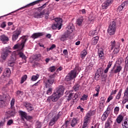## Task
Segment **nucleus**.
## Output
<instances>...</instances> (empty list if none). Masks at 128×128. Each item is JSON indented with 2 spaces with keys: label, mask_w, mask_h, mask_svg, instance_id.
I'll use <instances>...</instances> for the list:
<instances>
[{
  "label": "nucleus",
  "mask_w": 128,
  "mask_h": 128,
  "mask_svg": "<svg viewBox=\"0 0 128 128\" xmlns=\"http://www.w3.org/2000/svg\"><path fill=\"white\" fill-rule=\"evenodd\" d=\"M88 122H86V121H84V123L82 128H86V126H88Z\"/></svg>",
  "instance_id": "bf43d9fd"
},
{
  "label": "nucleus",
  "mask_w": 128,
  "mask_h": 128,
  "mask_svg": "<svg viewBox=\"0 0 128 128\" xmlns=\"http://www.w3.org/2000/svg\"><path fill=\"white\" fill-rule=\"evenodd\" d=\"M27 40L28 39L26 36L22 37V40L20 43H17L16 44L14 45L13 50H17V51H14L12 53V56L10 59L12 62H8V66H14V60H16V56H19L20 58H21L23 60H26V56L24 53H22V50H24V44L26 42Z\"/></svg>",
  "instance_id": "f257e3e1"
},
{
  "label": "nucleus",
  "mask_w": 128,
  "mask_h": 128,
  "mask_svg": "<svg viewBox=\"0 0 128 128\" xmlns=\"http://www.w3.org/2000/svg\"><path fill=\"white\" fill-rule=\"evenodd\" d=\"M112 124V118H109L106 122L105 126H106V127L110 128Z\"/></svg>",
  "instance_id": "c85d7f7f"
},
{
  "label": "nucleus",
  "mask_w": 128,
  "mask_h": 128,
  "mask_svg": "<svg viewBox=\"0 0 128 128\" xmlns=\"http://www.w3.org/2000/svg\"><path fill=\"white\" fill-rule=\"evenodd\" d=\"M94 20V18H92V16H89V20H90L91 22H93Z\"/></svg>",
  "instance_id": "69168bd1"
},
{
  "label": "nucleus",
  "mask_w": 128,
  "mask_h": 128,
  "mask_svg": "<svg viewBox=\"0 0 128 128\" xmlns=\"http://www.w3.org/2000/svg\"><path fill=\"white\" fill-rule=\"evenodd\" d=\"M90 35L92 36H97L98 35V32H96V30L90 31Z\"/></svg>",
  "instance_id": "58836bf2"
},
{
  "label": "nucleus",
  "mask_w": 128,
  "mask_h": 128,
  "mask_svg": "<svg viewBox=\"0 0 128 128\" xmlns=\"http://www.w3.org/2000/svg\"><path fill=\"white\" fill-rule=\"evenodd\" d=\"M10 76V70L8 68H6L4 70V72L3 73V76H2V78H4L6 76L9 78Z\"/></svg>",
  "instance_id": "dca6fc26"
},
{
  "label": "nucleus",
  "mask_w": 128,
  "mask_h": 128,
  "mask_svg": "<svg viewBox=\"0 0 128 128\" xmlns=\"http://www.w3.org/2000/svg\"><path fill=\"white\" fill-rule=\"evenodd\" d=\"M32 116H26V118H25V120H32Z\"/></svg>",
  "instance_id": "13d9d810"
},
{
  "label": "nucleus",
  "mask_w": 128,
  "mask_h": 128,
  "mask_svg": "<svg viewBox=\"0 0 128 128\" xmlns=\"http://www.w3.org/2000/svg\"><path fill=\"white\" fill-rule=\"evenodd\" d=\"M63 54H64V56H68V50H64L63 51Z\"/></svg>",
  "instance_id": "e2e57ef3"
},
{
  "label": "nucleus",
  "mask_w": 128,
  "mask_h": 128,
  "mask_svg": "<svg viewBox=\"0 0 128 128\" xmlns=\"http://www.w3.org/2000/svg\"><path fill=\"white\" fill-rule=\"evenodd\" d=\"M114 51L113 54H118L120 52V48H114Z\"/></svg>",
  "instance_id": "de8ad7c7"
},
{
  "label": "nucleus",
  "mask_w": 128,
  "mask_h": 128,
  "mask_svg": "<svg viewBox=\"0 0 128 128\" xmlns=\"http://www.w3.org/2000/svg\"><path fill=\"white\" fill-rule=\"evenodd\" d=\"M4 104V97L0 96V108Z\"/></svg>",
  "instance_id": "f704fd0d"
},
{
  "label": "nucleus",
  "mask_w": 128,
  "mask_h": 128,
  "mask_svg": "<svg viewBox=\"0 0 128 128\" xmlns=\"http://www.w3.org/2000/svg\"><path fill=\"white\" fill-rule=\"evenodd\" d=\"M116 90H112L111 94H110V96H113V94H116Z\"/></svg>",
  "instance_id": "0e129e2a"
},
{
  "label": "nucleus",
  "mask_w": 128,
  "mask_h": 128,
  "mask_svg": "<svg viewBox=\"0 0 128 128\" xmlns=\"http://www.w3.org/2000/svg\"><path fill=\"white\" fill-rule=\"evenodd\" d=\"M118 112H120V107L116 106L114 109V113L115 114H118Z\"/></svg>",
  "instance_id": "09e8293b"
},
{
  "label": "nucleus",
  "mask_w": 128,
  "mask_h": 128,
  "mask_svg": "<svg viewBox=\"0 0 128 128\" xmlns=\"http://www.w3.org/2000/svg\"><path fill=\"white\" fill-rule=\"evenodd\" d=\"M77 110H80V112H84V108H82V106H79L77 107Z\"/></svg>",
  "instance_id": "4d7b16f0"
},
{
  "label": "nucleus",
  "mask_w": 128,
  "mask_h": 128,
  "mask_svg": "<svg viewBox=\"0 0 128 128\" xmlns=\"http://www.w3.org/2000/svg\"><path fill=\"white\" fill-rule=\"evenodd\" d=\"M88 98V96L87 95H83L82 98H81V100H86Z\"/></svg>",
  "instance_id": "5fc2aeb1"
},
{
  "label": "nucleus",
  "mask_w": 128,
  "mask_h": 128,
  "mask_svg": "<svg viewBox=\"0 0 128 128\" xmlns=\"http://www.w3.org/2000/svg\"><path fill=\"white\" fill-rule=\"evenodd\" d=\"M20 116L22 120H24V119H26V116H28V114L22 110L20 111Z\"/></svg>",
  "instance_id": "bb28decb"
},
{
  "label": "nucleus",
  "mask_w": 128,
  "mask_h": 128,
  "mask_svg": "<svg viewBox=\"0 0 128 128\" xmlns=\"http://www.w3.org/2000/svg\"><path fill=\"white\" fill-rule=\"evenodd\" d=\"M26 78H28V76L26 75H24L21 78L20 84H24L26 80Z\"/></svg>",
  "instance_id": "a19ab883"
},
{
  "label": "nucleus",
  "mask_w": 128,
  "mask_h": 128,
  "mask_svg": "<svg viewBox=\"0 0 128 128\" xmlns=\"http://www.w3.org/2000/svg\"><path fill=\"white\" fill-rule=\"evenodd\" d=\"M92 66H92L90 65V64H89L87 68L88 70H92Z\"/></svg>",
  "instance_id": "338daca9"
},
{
  "label": "nucleus",
  "mask_w": 128,
  "mask_h": 128,
  "mask_svg": "<svg viewBox=\"0 0 128 128\" xmlns=\"http://www.w3.org/2000/svg\"><path fill=\"white\" fill-rule=\"evenodd\" d=\"M82 18H78L76 21L77 24H78V26H82Z\"/></svg>",
  "instance_id": "4c0bfd02"
},
{
  "label": "nucleus",
  "mask_w": 128,
  "mask_h": 128,
  "mask_svg": "<svg viewBox=\"0 0 128 128\" xmlns=\"http://www.w3.org/2000/svg\"><path fill=\"white\" fill-rule=\"evenodd\" d=\"M54 20L56 23L52 25V30H56V28H58V30H60V28H62V20L60 18H56Z\"/></svg>",
  "instance_id": "0eeeda50"
},
{
  "label": "nucleus",
  "mask_w": 128,
  "mask_h": 128,
  "mask_svg": "<svg viewBox=\"0 0 128 128\" xmlns=\"http://www.w3.org/2000/svg\"><path fill=\"white\" fill-rule=\"evenodd\" d=\"M16 100L14 98H12V100L10 102V108L9 110L6 112V114L8 116H14L16 114V110H14V102Z\"/></svg>",
  "instance_id": "20e7f679"
},
{
  "label": "nucleus",
  "mask_w": 128,
  "mask_h": 128,
  "mask_svg": "<svg viewBox=\"0 0 128 128\" xmlns=\"http://www.w3.org/2000/svg\"><path fill=\"white\" fill-rule=\"evenodd\" d=\"M38 78H40V75H38V74H36L35 76H32L31 78V80H32V82H36V80H38Z\"/></svg>",
  "instance_id": "473e14b6"
},
{
  "label": "nucleus",
  "mask_w": 128,
  "mask_h": 128,
  "mask_svg": "<svg viewBox=\"0 0 128 128\" xmlns=\"http://www.w3.org/2000/svg\"><path fill=\"white\" fill-rule=\"evenodd\" d=\"M128 4V2H124L120 6H118V10L120 12L122 10H124V8Z\"/></svg>",
  "instance_id": "7c9ffc66"
},
{
  "label": "nucleus",
  "mask_w": 128,
  "mask_h": 128,
  "mask_svg": "<svg viewBox=\"0 0 128 128\" xmlns=\"http://www.w3.org/2000/svg\"><path fill=\"white\" fill-rule=\"evenodd\" d=\"M100 86H98L96 88V90L97 92H100Z\"/></svg>",
  "instance_id": "680f3d73"
},
{
  "label": "nucleus",
  "mask_w": 128,
  "mask_h": 128,
  "mask_svg": "<svg viewBox=\"0 0 128 128\" xmlns=\"http://www.w3.org/2000/svg\"><path fill=\"white\" fill-rule=\"evenodd\" d=\"M90 116H92V112H88L84 117V122H88L90 120Z\"/></svg>",
  "instance_id": "393cba45"
},
{
  "label": "nucleus",
  "mask_w": 128,
  "mask_h": 128,
  "mask_svg": "<svg viewBox=\"0 0 128 128\" xmlns=\"http://www.w3.org/2000/svg\"><path fill=\"white\" fill-rule=\"evenodd\" d=\"M88 54V52H86V50H84L82 52H81V58H86V56Z\"/></svg>",
  "instance_id": "e433bc0d"
},
{
  "label": "nucleus",
  "mask_w": 128,
  "mask_h": 128,
  "mask_svg": "<svg viewBox=\"0 0 128 128\" xmlns=\"http://www.w3.org/2000/svg\"><path fill=\"white\" fill-rule=\"evenodd\" d=\"M76 94H74V93H70L68 94V96L67 98V100H72V97L74 96V98H76Z\"/></svg>",
  "instance_id": "72a5a7b5"
},
{
  "label": "nucleus",
  "mask_w": 128,
  "mask_h": 128,
  "mask_svg": "<svg viewBox=\"0 0 128 128\" xmlns=\"http://www.w3.org/2000/svg\"><path fill=\"white\" fill-rule=\"evenodd\" d=\"M0 41L3 42V44H6V42H8V37L4 34H2L0 36Z\"/></svg>",
  "instance_id": "a211bd4d"
},
{
  "label": "nucleus",
  "mask_w": 128,
  "mask_h": 128,
  "mask_svg": "<svg viewBox=\"0 0 128 128\" xmlns=\"http://www.w3.org/2000/svg\"><path fill=\"white\" fill-rule=\"evenodd\" d=\"M16 96L18 98L21 97L24 94V92L22 91L18 90L16 92Z\"/></svg>",
  "instance_id": "ea45409f"
},
{
  "label": "nucleus",
  "mask_w": 128,
  "mask_h": 128,
  "mask_svg": "<svg viewBox=\"0 0 128 128\" xmlns=\"http://www.w3.org/2000/svg\"><path fill=\"white\" fill-rule=\"evenodd\" d=\"M122 68L118 63L116 62L112 68L110 74H120Z\"/></svg>",
  "instance_id": "6e6552de"
},
{
  "label": "nucleus",
  "mask_w": 128,
  "mask_h": 128,
  "mask_svg": "<svg viewBox=\"0 0 128 128\" xmlns=\"http://www.w3.org/2000/svg\"><path fill=\"white\" fill-rule=\"evenodd\" d=\"M54 78H56V74L50 75L48 79L44 80V82L46 88H50L52 86L54 82Z\"/></svg>",
  "instance_id": "423d86ee"
},
{
  "label": "nucleus",
  "mask_w": 128,
  "mask_h": 128,
  "mask_svg": "<svg viewBox=\"0 0 128 128\" xmlns=\"http://www.w3.org/2000/svg\"><path fill=\"white\" fill-rule=\"evenodd\" d=\"M73 88H74V90H75V92H78V90L80 88V85H78V84L75 85L73 87Z\"/></svg>",
  "instance_id": "8fccbe9b"
},
{
  "label": "nucleus",
  "mask_w": 128,
  "mask_h": 128,
  "mask_svg": "<svg viewBox=\"0 0 128 128\" xmlns=\"http://www.w3.org/2000/svg\"><path fill=\"white\" fill-rule=\"evenodd\" d=\"M40 2V0L34 1L32 3H30L28 4H27L26 6L22 8H30V6H34V4H38Z\"/></svg>",
  "instance_id": "c756f323"
},
{
  "label": "nucleus",
  "mask_w": 128,
  "mask_h": 128,
  "mask_svg": "<svg viewBox=\"0 0 128 128\" xmlns=\"http://www.w3.org/2000/svg\"><path fill=\"white\" fill-rule=\"evenodd\" d=\"M110 108L108 107L102 116V120H106L108 116V114H110Z\"/></svg>",
  "instance_id": "ddd939ff"
},
{
  "label": "nucleus",
  "mask_w": 128,
  "mask_h": 128,
  "mask_svg": "<svg viewBox=\"0 0 128 128\" xmlns=\"http://www.w3.org/2000/svg\"><path fill=\"white\" fill-rule=\"evenodd\" d=\"M52 88H49L46 91V94H52Z\"/></svg>",
  "instance_id": "3c124183"
},
{
  "label": "nucleus",
  "mask_w": 128,
  "mask_h": 128,
  "mask_svg": "<svg viewBox=\"0 0 128 128\" xmlns=\"http://www.w3.org/2000/svg\"><path fill=\"white\" fill-rule=\"evenodd\" d=\"M128 102V87L126 88L124 92V96L122 98V104H124Z\"/></svg>",
  "instance_id": "9d476101"
},
{
  "label": "nucleus",
  "mask_w": 128,
  "mask_h": 128,
  "mask_svg": "<svg viewBox=\"0 0 128 128\" xmlns=\"http://www.w3.org/2000/svg\"><path fill=\"white\" fill-rule=\"evenodd\" d=\"M42 36V32L34 33L31 36V38L34 40L38 38H40V36Z\"/></svg>",
  "instance_id": "a878e982"
},
{
  "label": "nucleus",
  "mask_w": 128,
  "mask_h": 128,
  "mask_svg": "<svg viewBox=\"0 0 128 128\" xmlns=\"http://www.w3.org/2000/svg\"><path fill=\"white\" fill-rule=\"evenodd\" d=\"M14 124V120H8V122H7V125L11 126V124Z\"/></svg>",
  "instance_id": "6e6d98bb"
},
{
  "label": "nucleus",
  "mask_w": 128,
  "mask_h": 128,
  "mask_svg": "<svg viewBox=\"0 0 128 128\" xmlns=\"http://www.w3.org/2000/svg\"><path fill=\"white\" fill-rule=\"evenodd\" d=\"M125 70H128V58L126 57L125 60V67H124Z\"/></svg>",
  "instance_id": "79ce46f5"
},
{
  "label": "nucleus",
  "mask_w": 128,
  "mask_h": 128,
  "mask_svg": "<svg viewBox=\"0 0 128 128\" xmlns=\"http://www.w3.org/2000/svg\"><path fill=\"white\" fill-rule=\"evenodd\" d=\"M79 120L78 118H74L71 121V126H74L78 122H79Z\"/></svg>",
  "instance_id": "cd10ccee"
},
{
  "label": "nucleus",
  "mask_w": 128,
  "mask_h": 128,
  "mask_svg": "<svg viewBox=\"0 0 128 128\" xmlns=\"http://www.w3.org/2000/svg\"><path fill=\"white\" fill-rule=\"evenodd\" d=\"M74 26H72V24H70L68 26L67 32H69V34H72L74 32Z\"/></svg>",
  "instance_id": "b1692460"
},
{
  "label": "nucleus",
  "mask_w": 128,
  "mask_h": 128,
  "mask_svg": "<svg viewBox=\"0 0 128 128\" xmlns=\"http://www.w3.org/2000/svg\"><path fill=\"white\" fill-rule=\"evenodd\" d=\"M122 90H120L117 94V95L116 96V100H120V96H122Z\"/></svg>",
  "instance_id": "c9c22d12"
},
{
  "label": "nucleus",
  "mask_w": 128,
  "mask_h": 128,
  "mask_svg": "<svg viewBox=\"0 0 128 128\" xmlns=\"http://www.w3.org/2000/svg\"><path fill=\"white\" fill-rule=\"evenodd\" d=\"M64 88L63 86H59L52 95V100L54 102H58V100L64 94Z\"/></svg>",
  "instance_id": "f03ea898"
},
{
  "label": "nucleus",
  "mask_w": 128,
  "mask_h": 128,
  "mask_svg": "<svg viewBox=\"0 0 128 128\" xmlns=\"http://www.w3.org/2000/svg\"><path fill=\"white\" fill-rule=\"evenodd\" d=\"M102 74V68H100L98 70L96 74V76H100Z\"/></svg>",
  "instance_id": "37998d69"
},
{
  "label": "nucleus",
  "mask_w": 128,
  "mask_h": 128,
  "mask_svg": "<svg viewBox=\"0 0 128 128\" xmlns=\"http://www.w3.org/2000/svg\"><path fill=\"white\" fill-rule=\"evenodd\" d=\"M124 120V116L122 114H120L116 119V122L118 124H122V122Z\"/></svg>",
  "instance_id": "4be33fe9"
},
{
  "label": "nucleus",
  "mask_w": 128,
  "mask_h": 128,
  "mask_svg": "<svg viewBox=\"0 0 128 128\" xmlns=\"http://www.w3.org/2000/svg\"><path fill=\"white\" fill-rule=\"evenodd\" d=\"M68 35H63L60 38V40L64 42V40H68Z\"/></svg>",
  "instance_id": "49530a36"
},
{
  "label": "nucleus",
  "mask_w": 128,
  "mask_h": 128,
  "mask_svg": "<svg viewBox=\"0 0 128 128\" xmlns=\"http://www.w3.org/2000/svg\"><path fill=\"white\" fill-rule=\"evenodd\" d=\"M20 34V31L17 30L14 32L13 35L12 36V40L16 41L18 38V36Z\"/></svg>",
  "instance_id": "f3484780"
},
{
  "label": "nucleus",
  "mask_w": 128,
  "mask_h": 128,
  "mask_svg": "<svg viewBox=\"0 0 128 128\" xmlns=\"http://www.w3.org/2000/svg\"><path fill=\"white\" fill-rule=\"evenodd\" d=\"M110 4H112V1L110 0H106L102 4V10H106V8H108V6Z\"/></svg>",
  "instance_id": "6ab92c4d"
},
{
  "label": "nucleus",
  "mask_w": 128,
  "mask_h": 128,
  "mask_svg": "<svg viewBox=\"0 0 128 128\" xmlns=\"http://www.w3.org/2000/svg\"><path fill=\"white\" fill-rule=\"evenodd\" d=\"M110 108L108 107L102 116V120H106L108 116V114H110Z\"/></svg>",
  "instance_id": "f8f14e48"
},
{
  "label": "nucleus",
  "mask_w": 128,
  "mask_h": 128,
  "mask_svg": "<svg viewBox=\"0 0 128 128\" xmlns=\"http://www.w3.org/2000/svg\"><path fill=\"white\" fill-rule=\"evenodd\" d=\"M111 44L110 46H111V50H112L114 48H116L120 47V44L118 42H116L115 40L112 41L110 42Z\"/></svg>",
  "instance_id": "2eb2a0df"
},
{
  "label": "nucleus",
  "mask_w": 128,
  "mask_h": 128,
  "mask_svg": "<svg viewBox=\"0 0 128 128\" xmlns=\"http://www.w3.org/2000/svg\"><path fill=\"white\" fill-rule=\"evenodd\" d=\"M98 55L100 60H102L104 56V50H102V48H100L98 49Z\"/></svg>",
  "instance_id": "412c9836"
},
{
  "label": "nucleus",
  "mask_w": 128,
  "mask_h": 128,
  "mask_svg": "<svg viewBox=\"0 0 128 128\" xmlns=\"http://www.w3.org/2000/svg\"><path fill=\"white\" fill-rule=\"evenodd\" d=\"M122 128H128V120H125L122 124Z\"/></svg>",
  "instance_id": "2f4dec72"
},
{
  "label": "nucleus",
  "mask_w": 128,
  "mask_h": 128,
  "mask_svg": "<svg viewBox=\"0 0 128 128\" xmlns=\"http://www.w3.org/2000/svg\"><path fill=\"white\" fill-rule=\"evenodd\" d=\"M99 38L98 36H95L92 38V44L93 46H96V44H98V42Z\"/></svg>",
  "instance_id": "5701e85b"
},
{
  "label": "nucleus",
  "mask_w": 128,
  "mask_h": 128,
  "mask_svg": "<svg viewBox=\"0 0 128 128\" xmlns=\"http://www.w3.org/2000/svg\"><path fill=\"white\" fill-rule=\"evenodd\" d=\"M24 106L26 108L28 112H32V110H34V106H32V104L30 103H28V102H24Z\"/></svg>",
  "instance_id": "9b49d317"
},
{
  "label": "nucleus",
  "mask_w": 128,
  "mask_h": 128,
  "mask_svg": "<svg viewBox=\"0 0 128 128\" xmlns=\"http://www.w3.org/2000/svg\"><path fill=\"white\" fill-rule=\"evenodd\" d=\"M56 68L54 66H52L49 68V72H54L56 71Z\"/></svg>",
  "instance_id": "c03bdc74"
},
{
  "label": "nucleus",
  "mask_w": 128,
  "mask_h": 128,
  "mask_svg": "<svg viewBox=\"0 0 128 128\" xmlns=\"http://www.w3.org/2000/svg\"><path fill=\"white\" fill-rule=\"evenodd\" d=\"M113 98H114V96L110 95L108 98L107 102H110V100H112Z\"/></svg>",
  "instance_id": "864d4df0"
},
{
  "label": "nucleus",
  "mask_w": 128,
  "mask_h": 128,
  "mask_svg": "<svg viewBox=\"0 0 128 128\" xmlns=\"http://www.w3.org/2000/svg\"><path fill=\"white\" fill-rule=\"evenodd\" d=\"M40 80H39L36 83L32 85V86H40Z\"/></svg>",
  "instance_id": "603ef678"
},
{
  "label": "nucleus",
  "mask_w": 128,
  "mask_h": 128,
  "mask_svg": "<svg viewBox=\"0 0 128 128\" xmlns=\"http://www.w3.org/2000/svg\"><path fill=\"white\" fill-rule=\"evenodd\" d=\"M58 114H56L55 116H52L49 124L52 126H54V124L58 122Z\"/></svg>",
  "instance_id": "4468645a"
},
{
  "label": "nucleus",
  "mask_w": 128,
  "mask_h": 128,
  "mask_svg": "<svg viewBox=\"0 0 128 128\" xmlns=\"http://www.w3.org/2000/svg\"><path fill=\"white\" fill-rule=\"evenodd\" d=\"M9 54H12V51H10V48H4V52H2L1 54V58L2 60H6V58H8Z\"/></svg>",
  "instance_id": "1a4fd4ad"
},
{
  "label": "nucleus",
  "mask_w": 128,
  "mask_h": 128,
  "mask_svg": "<svg viewBox=\"0 0 128 128\" xmlns=\"http://www.w3.org/2000/svg\"><path fill=\"white\" fill-rule=\"evenodd\" d=\"M116 22H111L108 30V34H110V36H114V34H116Z\"/></svg>",
  "instance_id": "39448f33"
},
{
  "label": "nucleus",
  "mask_w": 128,
  "mask_h": 128,
  "mask_svg": "<svg viewBox=\"0 0 128 128\" xmlns=\"http://www.w3.org/2000/svg\"><path fill=\"white\" fill-rule=\"evenodd\" d=\"M42 16H44L43 12H36L34 14V16L36 18H42Z\"/></svg>",
  "instance_id": "aec40b11"
},
{
  "label": "nucleus",
  "mask_w": 128,
  "mask_h": 128,
  "mask_svg": "<svg viewBox=\"0 0 128 128\" xmlns=\"http://www.w3.org/2000/svg\"><path fill=\"white\" fill-rule=\"evenodd\" d=\"M78 68L76 67L74 70H71L70 72L66 76L65 80H66V82H70V80H72L76 78L78 76V74L80 72V71H78Z\"/></svg>",
  "instance_id": "7ed1b4c3"
},
{
  "label": "nucleus",
  "mask_w": 128,
  "mask_h": 128,
  "mask_svg": "<svg viewBox=\"0 0 128 128\" xmlns=\"http://www.w3.org/2000/svg\"><path fill=\"white\" fill-rule=\"evenodd\" d=\"M112 62H109L108 64L107 68H110V66H112Z\"/></svg>",
  "instance_id": "774afa93"
},
{
  "label": "nucleus",
  "mask_w": 128,
  "mask_h": 128,
  "mask_svg": "<svg viewBox=\"0 0 128 128\" xmlns=\"http://www.w3.org/2000/svg\"><path fill=\"white\" fill-rule=\"evenodd\" d=\"M89 64L94 66L96 64V60L94 59L90 60Z\"/></svg>",
  "instance_id": "a18cd8bd"
},
{
  "label": "nucleus",
  "mask_w": 128,
  "mask_h": 128,
  "mask_svg": "<svg viewBox=\"0 0 128 128\" xmlns=\"http://www.w3.org/2000/svg\"><path fill=\"white\" fill-rule=\"evenodd\" d=\"M6 22H3L1 24V28H6Z\"/></svg>",
  "instance_id": "052dcab7"
}]
</instances>
